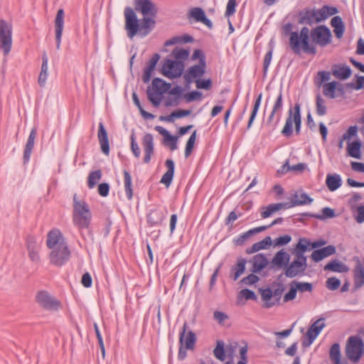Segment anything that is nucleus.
Returning a JSON list of instances; mask_svg holds the SVG:
<instances>
[{"label":"nucleus","mask_w":364,"mask_h":364,"mask_svg":"<svg viewBox=\"0 0 364 364\" xmlns=\"http://www.w3.org/2000/svg\"><path fill=\"white\" fill-rule=\"evenodd\" d=\"M73 223L80 230H87V235L94 241L92 230L90 228L92 221V213L89 205L84 200H78L77 194L73 196Z\"/></svg>","instance_id":"2"},{"label":"nucleus","mask_w":364,"mask_h":364,"mask_svg":"<svg viewBox=\"0 0 364 364\" xmlns=\"http://www.w3.org/2000/svg\"><path fill=\"white\" fill-rule=\"evenodd\" d=\"M341 280L335 277L327 279L326 282V287L331 291L337 290L341 286Z\"/></svg>","instance_id":"61"},{"label":"nucleus","mask_w":364,"mask_h":364,"mask_svg":"<svg viewBox=\"0 0 364 364\" xmlns=\"http://www.w3.org/2000/svg\"><path fill=\"white\" fill-rule=\"evenodd\" d=\"M188 324L185 322L179 333V348L178 353V359L183 360L187 356V350H193L196 343V336L193 331H189L185 338Z\"/></svg>","instance_id":"7"},{"label":"nucleus","mask_w":364,"mask_h":364,"mask_svg":"<svg viewBox=\"0 0 364 364\" xmlns=\"http://www.w3.org/2000/svg\"><path fill=\"white\" fill-rule=\"evenodd\" d=\"M196 85L198 90H209L213 86V81L210 78L208 79H197L196 80Z\"/></svg>","instance_id":"55"},{"label":"nucleus","mask_w":364,"mask_h":364,"mask_svg":"<svg viewBox=\"0 0 364 364\" xmlns=\"http://www.w3.org/2000/svg\"><path fill=\"white\" fill-rule=\"evenodd\" d=\"M316 111L318 116H323L327 113L326 102L319 94L316 97Z\"/></svg>","instance_id":"49"},{"label":"nucleus","mask_w":364,"mask_h":364,"mask_svg":"<svg viewBox=\"0 0 364 364\" xmlns=\"http://www.w3.org/2000/svg\"><path fill=\"white\" fill-rule=\"evenodd\" d=\"M326 184L330 191H335L342 186V178L337 173H328L326 176Z\"/></svg>","instance_id":"40"},{"label":"nucleus","mask_w":364,"mask_h":364,"mask_svg":"<svg viewBox=\"0 0 364 364\" xmlns=\"http://www.w3.org/2000/svg\"><path fill=\"white\" fill-rule=\"evenodd\" d=\"M259 281V277L256 274L251 272L249 275L243 277L240 283L244 285L252 286L255 285Z\"/></svg>","instance_id":"59"},{"label":"nucleus","mask_w":364,"mask_h":364,"mask_svg":"<svg viewBox=\"0 0 364 364\" xmlns=\"http://www.w3.org/2000/svg\"><path fill=\"white\" fill-rule=\"evenodd\" d=\"M136 134L134 130H132V134L130 135V141H131V150L136 158H139L140 156V149L138 143L136 141Z\"/></svg>","instance_id":"57"},{"label":"nucleus","mask_w":364,"mask_h":364,"mask_svg":"<svg viewBox=\"0 0 364 364\" xmlns=\"http://www.w3.org/2000/svg\"><path fill=\"white\" fill-rule=\"evenodd\" d=\"M185 91V89L181 86V85H175L173 87L169 88L168 91H167L166 93H168L170 96L168 97L165 102L164 105L166 107H172V106H177L178 105L180 102V99L181 97L183 98V92Z\"/></svg>","instance_id":"19"},{"label":"nucleus","mask_w":364,"mask_h":364,"mask_svg":"<svg viewBox=\"0 0 364 364\" xmlns=\"http://www.w3.org/2000/svg\"><path fill=\"white\" fill-rule=\"evenodd\" d=\"M329 358L333 364H348L347 360H341V346L338 343H334L329 349Z\"/></svg>","instance_id":"37"},{"label":"nucleus","mask_w":364,"mask_h":364,"mask_svg":"<svg viewBox=\"0 0 364 364\" xmlns=\"http://www.w3.org/2000/svg\"><path fill=\"white\" fill-rule=\"evenodd\" d=\"M321 213V215L316 213V219L324 220L328 218H333L336 216L335 210L329 207L322 208Z\"/></svg>","instance_id":"56"},{"label":"nucleus","mask_w":364,"mask_h":364,"mask_svg":"<svg viewBox=\"0 0 364 364\" xmlns=\"http://www.w3.org/2000/svg\"><path fill=\"white\" fill-rule=\"evenodd\" d=\"M65 12L63 9H59L55 18V34L56 49L59 50L61 44V38L64 26Z\"/></svg>","instance_id":"20"},{"label":"nucleus","mask_w":364,"mask_h":364,"mask_svg":"<svg viewBox=\"0 0 364 364\" xmlns=\"http://www.w3.org/2000/svg\"><path fill=\"white\" fill-rule=\"evenodd\" d=\"M171 87V83L160 77H154L152 80L151 85L147 87L146 95L147 98L152 105L158 107L163 98L164 94L168 91Z\"/></svg>","instance_id":"4"},{"label":"nucleus","mask_w":364,"mask_h":364,"mask_svg":"<svg viewBox=\"0 0 364 364\" xmlns=\"http://www.w3.org/2000/svg\"><path fill=\"white\" fill-rule=\"evenodd\" d=\"M345 354L353 363H358L364 355V342L358 336H350L347 339Z\"/></svg>","instance_id":"5"},{"label":"nucleus","mask_w":364,"mask_h":364,"mask_svg":"<svg viewBox=\"0 0 364 364\" xmlns=\"http://www.w3.org/2000/svg\"><path fill=\"white\" fill-rule=\"evenodd\" d=\"M297 37H306V38H311V29L309 30V28L306 26H304L301 28L300 31H294L291 33V36L289 38H297Z\"/></svg>","instance_id":"64"},{"label":"nucleus","mask_w":364,"mask_h":364,"mask_svg":"<svg viewBox=\"0 0 364 364\" xmlns=\"http://www.w3.org/2000/svg\"><path fill=\"white\" fill-rule=\"evenodd\" d=\"M310 244V240L306 237L300 238L294 249L293 254L294 255L295 257H299L307 260V258L304 254L307 250H309Z\"/></svg>","instance_id":"31"},{"label":"nucleus","mask_w":364,"mask_h":364,"mask_svg":"<svg viewBox=\"0 0 364 364\" xmlns=\"http://www.w3.org/2000/svg\"><path fill=\"white\" fill-rule=\"evenodd\" d=\"M178 136L170 134L166 138L164 139L165 145L168 146L171 151L177 149Z\"/></svg>","instance_id":"62"},{"label":"nucleus","mask_w":364,"mask_h":364,"mask_svg":"<svg viewBox=\"0 0 364 364\" xmlns=\"http://www.w3.org/2000/svg\"><path fill=\"white\" fill-rule=\"evenodd\" d=\"M306 267V259L295 257L291 262H289V264L284 272V274L288 278H294L299 274H304Z\"/></svg>","instance_id":"15"},{"label":"nucleus","mask_w":364,"mask_h":364,"mask_svg":"<svg viewBox=\"0 0 364 364\" xmlns=\"http://www.w3.org/2000/svg\"><path fill=\"white\" fill-rule=\"evenodd\" d=\"M361 146L362 144L359 140L353 142H348L347 146L348 154L354 159H360L361 158Z\"/></svg>","instance_id":"42"},{"label":"nucleus","mask_w":364,"mask_h":364,"mask_svg":"<svg viewBox=\"0 0 364 364\" xmlns=\"http://www.w3.org/2000/svg\"><path fill=\"white\" fill-rule=\"evenodd\" d=\"M65 242L63 240L61 232L56 229L48 232L46 240V245L49 249H53L57 247L59 243Z\"/></svg>","instance_id":"32"},{"label":"nucleus","mask_w":364,"mask_h":364,"mask_svg":"<svg viewBox=\"0 0 364 364\" xmlns=\"http://www.w3.org/2000/svg\"><path fill=\"white\" fill-rule=\"evenodd\" d=\"M197 138V130H194L186 141L185 147V157L188 158L192 154Z\"/></svg>","instance_id":"48"},{"label":"nucleus","mask_w":364,"mask_h":364,"mask_svg":"<svg viewBox=\"0 0 364 364\" xmlns=\"http://www.w3.org/2000/svg\"><path fill=\"white\" fill-rule=\"evenodd\" d=\"M289 46L292 52L296 55H300L302 52L311 55H315L317 53L316 46L311 38H289Z\"/></svg>","instance_id":"6"},{"label":"nucleus","mask_w":364,"mask_h":364,"mask_svg":"<svg viewBox=\"0 0 364 364\" xmlns=\"http://www.w3.org/2000/svg\"><path fill=\"white\" fill-rule=\"evenodd\" d=\"M0 44L4 54H9L12 46V26L4 19H0Z\"/></svg>","instance_id":"12"},{"label":"nucleus","mask_w":364,"mask_h":364,"mask_svg":"<svg viewBox=\"0 0 364 364\" xmlns=\"http://www.w3.org/2000/svg\"><path fill=\"white\" fill-rule=\"evenodd\" d=\"M272 245L270 236L265 237L262 240L254 243L250 247L245 250L247 255H251L262 250H267Z\"/></svg>","instance_id":"35"},{"label":"nucleus","mask_w":364,"mask_h":364,"mask_svg":"<svg viewBox=\"0 0 364 364\" xmlns=\"http://www.w3.org/2000/svg\"><path fill=\"white\" fill-rule=\"evenodd\" d=\"M332 38V33L326 25H318L311 28V41L316 46L326 47L331 43Z\"/></svg>","instance_id":"11"},{"label":"nucleus","mask_w":364,"mask_h":364,"mask_svg":"<svg viewBox=\"0 0 364 364\" xmlns=\"http://www.w3.org/2000/svg\"><path fill=\"white\" fill-rule=\"evenodd\" d=\"M262 97V93L261 92L257 97V98L255 101V103H254V105H253V107H252V112H251V114H250L248 122H247V129H250L251 128L252 123L257 114L258 110H259L260 105H261Z\"/></svg>","instance_id":"47"},{"label":"nucleus","mask_w":364,"mask_h":364,"mask_svg":"<svg viewBox=\"0 0 364 364\" xmlns=\"http://www.w3.org/2000/svg\"><path fill=\"white\" fill-rule=\"evenodd\" d=\"M142 146L144 151L143 161L144 164H149L151 156L154 153V143L153 135L150 133L146 134L142 139Z\"/></svg>","instance_id":"22"},{"label":"nucleus","mask_w":364,"mask_h":364,"mask_svg":"<svg viewBox=\"0 0 364 364\" xmlns=\"http://www.w3.org/2000/svg\"><path fill=\"white\" fill-rule=\"evenodd\" d=\"M124 174V191L126 196L128 200H132L133 198V190L132 184V176L129 172L127 170L123 171Z\"/></svg>","instance_id":"45"},{"label":"nucleus","mask_w":364,"mask_h":364,"mask_svg":"<svg viewBox=\"0 0 364 364\" xmlns=\"http://www.w3.org/2000/svg\"><path fill=\"white\" fill-rule=\"evenodd\" d=\"M70 254L66 242H60L52 249L49 255L50 262L56 267H62L70 260Z\"/></svg>","instance_id":"10"},{"label":"nucleus","mask_w":364,"mask_h":364,"mask_svg":"<svg viewBox=\"0 0 364 364\" xmlns=\"http://www.w3.org/2000/svg\"><path fill=\"white\" fill-rule=\"evenodd\" d=\"M323 321V318H318L309 328L302 341L304 347L310 346L320 334L326 326Z\"/></svg>","instance_id":"14"},{"label":"nucleus","mask_w":364,"mask_h":364,"mask_svg":"<svg viewBox=\"0 0 364 364\" xmlns=\"http://www.w3.org/2000/svg\"><path fill=\"white\" fill-rule=\"evenodd\" d=\"M331 74L341 80L348 79L352 75L351 68L343 64H334L331 68Z\"/></svg>","instance_id":"27"},{"label":"nucleus","mask_w":364,"mask_h":364,"mask_svg":"<svg viewBox=\"0 0 364 364\" xmlns=\"http://www.w3.org/2000/svg\"><path fill=\"white\" fill-rule=\"evenodd\" d=\"M262 299L265 302L264 308L269 309L279 304V299L272 300L273 292L271 288L259 289Z\"/></svg>","instance_id":"36"},{"label":"nucleus","mask_w":364,"mask_h":364,"mask_svg":"<svg viewBox=\"0 0 364 364\" xmlns=\"http://www.w3.org/2000/svg\"><path fill=\"white\" fill-rule=\"evenodd\" d=\"M249 262L252 264L250 271L255 274L260 273L268 265L269 266L270 264L266 255L263 253H258L254 255Z\"/></svg>","instance_id":"18"},{"label":"nucleus","mask_w":364,"mask_h":364,"mask_svg":"<svg viewBox=\"0 0 364 364\" xmlns=\"http://www.w3.org/2000/svg\"><path fill=\"white\" fill-rule=\"evenodd\" d=\"M347 87L353 88L355 90H360L364 88V76L355 75V82H348L346 84Z\"/></svg>","instance_id":"58"},{"label":"nucleus","mask_w":364,"mask_h":364,"mask_svg":"<svg viewBox=\"0 0 364 364\" xmlns=\"http://www.w3.org/2000/svg\"><path fill=\"white\" fill-rule=\"evenodd\" d=\"M325 271L333 272L344 273L349 270V267L339 259H335L329 262L324 267Z\"/></svg>","instance_id":"38"},{"label":"nucleus","mask_w":364,"mask_h":364,"mask_svg":"<svg viewBox=\"0 0 364 364\" xmlns=\"http://www.w3.org/2000/svg\"><path fill=\"white\" fill-rule=\"evenodd\" d=\"M166 208H156L151 209L146 215V222L149 227L161 226L166 218Z\"/></svg>","instance_id":"16"},{"label":"nucleus","mask_w":364,"mask_h":364,"mask_svg":"<svg viewBox=\"0 0 364 364\" xmlns=\"http://www.w3.org/2000/svg\"><path fill=\"white\" fill-rule=\"evenodd\" d=\"M36 301L46 310L56 311L60 306V302L46 290H41L37 292Z\"/></svg>","instance_id":"13"},{"label":"nucleus","mask_w":364,"mask_h":364,"mask_svg":"<svg viewBox=\"0 0 364 364\" xmlns=\"http://www.w3.org/2000/svg\"><path fill=\"white\" fill-rule=\"evenodd\" d=\"M298 195L297 193H295L293 195V198L289 202L291 208L299 206V205H304L306 204H310L313 201V198H311L309 195H307L306 193H302L301 194V199H297Z\"/></svg>","instance_id":"44"},{"label":"nucleus","mask_w":364,"mask_h":364,"mask_svg":"<svg viewBox=\"0 0 364 364\" xmlns=\"http://www.w3.org/2000/svg\"><path fill=\"white\" fill-rule=\"evenodd\" d=\"M331 26L333 28L336 37L338 39L341 38L346 30V26L341 17L339 16H333L331 20Z\"/></svg>","instance_id":"39"},{"label":"nucleus","mask_w":364,"mask_h":364,"mask_svg":"<svg viewBox=\"0 0 364 364\" xmlns=\"http://www.w3.org/2000/svg\"><path fill=\"white\" fill-rule=\"evenodd\" d=\"M247 262V260L245 258L242 257L237 258V262L233 266H232L230 272V277L233 281H237L245 272Z\"/></svg>","instance_id":"28"},{"label":"nucleus","mask_w":364,"mask_h":364,"mask_svg":"<svg viewBox=\"0 0 364 364\" xmlns=\"http://www.w3.org/2000/svg\"><path fill=\"white\" fill-rule=\"evenodd\" d=\"M37 136V129L33 127L31 129V132L29 134L28 138L27 139L24 150H23V164H26L28 163L34 147L35 139Z\"/></svg>","instance_id":"26"},{"label":"nucleus","mask_w":364,"mask_h":364,"mask_svg":"<svg viewBox=\"0 0 364 364\" xmlns=\"http://www.w3.org/2000/svg\"><path fill=\"white\" fill-rule=\"evenodd\" d=\"M102 177V171L100 169L91 171L87 178V186L89 188H92L95 186L97 182Z\"/></svg>","instance_id":"50"},{"label":"nucleus","mask_w":364,"mask_h":364,"mask_svg":"<svg viewBox=\"0 0 364 364\" xmlns=\"http://www.w3.org/2000/svg\"><path fill=\"white\" fill-rule=\"evenodd\" d=\"M331 78V73L326 70H321L317 73V76L315 79V83L321 87L325 83L328 82V81Z\"/></svg>","instance_id":"52"},{"label":"nucleus","mask_w":364,"mask_h":364,"mask_svg":"<svg viewBox=\"0 0 364 364\" xmlns=\"http://www.w3.org/2000/svg\"><path fill=\"white\" fill-rule=\"evenodd\" d=\"M291 241V236L289 235H284L277 237L272 241L274 247H282L287 245Z\"/></svg>","instance_id":"60"},{"label":"nucleus","mask_w":364,"mask_h":364,"mask_svg":"<svg viewBox=\"0 0 364 364\" xmlns=\"http://www.w3.org/2000/svg\"><path fill=\"white\" fill-rule=\"evenodd\" d=\"M97 138L99 140V143L100 145V149L102 152L108 156L109 154L110 148L109 143V138L107 132L102 122L99 123L98 131H97Z\"/></svg>","instance_id":"23"},{"label":"nucleus","mask_w":364,"mask_h":364,"mask_svg":"<svg viewBox=\"0 0 364 364\" xmlns=\"http://www.w3.org/2000/svg\"><path fill=\"white\" fill-rule=\"evenodd\" d=\"M338 85V82L336 80L325 83L323 85V95L330 99H335L337 97L336 87Z\"/></svg>","instance_id":"43"},{"label":"nucleus","mask_w":364,"mask_h":364,"mask_svg":"<svg viewBox=\"0 0 364 364\" xmlns=\"http://www.w3.org/2000/svg\"><path fill=\"white\" fill-rule=\"evenodd\" d=\"M297 289L292 284V282L290 284V288L289 291L284 294L283 301L284 302H288L294 300L296 296Z\"/></svg>","instance_id":"63"},{"label":"nucleus","mask_w":364,"mask_h":364,"mask_svg":"<svg viewBox=\"0 0 364 364\" xmlns=\"http://www.w3.org/2000/svg\"><path fill=\"white\" fill-rule=\"evenodd\" d=\"M213 355L220 361H224L226 358L225 343L223 340H217L216 346L213 350Z\"/></svg>","instance_id":"46"},{"label":"nucleus","mask_w":364,"mask_h":364,"mask_svg":"<svg viewBox=\"0 0 364 364\" xmlns=\"http://www.w3.org/2000/svg\"><path fill=\"white\" fill-rule=\"evenodd\" d=\"M188 18H193L196 22L203 23L209 29H213V25L212 21L206 16L204 10L200 7H194L191 9L188 14Z\"/></svg>","instance_id":"21"},{"label":"nucleus","mask_w":364,"mask_h":364,"mask_svg":"<svg viewBox=\"0 0 364 364\" xmlns=\"http://www.w3.org/2000/svg\"><path fill=\"white\" fill-rule=\"evenodd\" d=\"M184 70V62L166 58L161 69V73L170 80H174L180 77L183 74Z\"/></svg>","instance_id":"8"},{"label":"nucleus","mask_w":364,"mask_h":364,"mask_svg":"<svg viewBox=\"0 0 364 364\" xmlns=\"http://www.w3.org/2000/svg\"><path fill=\"white\" fill-rule=\"evenodd\" d=\"M165 166L167 168V171L162 176L160 183L164 184L166 188H168L171 186L174 176L175 163L173 160L168 159L165 161Z\"/></svg>","instance_id":"30"},{"label":"nucleus","mask_w":364,"mask_h":364,"mask_svg":"<svg viewBox=\"0 0 364 364\" xmlns=\"http://www.w3.org/2000/svg\"><path fill=\"white\" fill-rule=\"evenodd\" d=\"M135 10L143 14V18L139 19L134 10L127 6L124 11L125 25L127 36L134 38L139 34L144 38L148 36L155 28L158 10L151 0H134Z\"/></svg>","instance_id":"1"},{"label":"nucleus","mask_w":364,"mask_h":364,"mask_svg":"<svg viewBox=\"0 0 364 364\" xmlns=\"http://www.w3.org/2000/svg\"><path fill=\"white\" fill-rule=\"evenodd\" d=\"M364 285V266L358 261L353 269V291L360 289Z\"/></svg>","instance_id":"29"},{"label":"nucleus","mask_w":364,"mask_h":364,"mask_svg":"<svg viewBox=\"0 0 364 364\" xmlns=\"http://www.w3.org/2000/svg\"><path fill=\"white\" fill-rule=\"evenodd\" d=\"M272 110L278 113V119L275 120V122L273 125V129H275L279 122L280 121L282 112L283 110V93L282 87L279 89V94L276 98Z\"/></svg>","instance_id":"41"},{"label":"nucleus","mask_w":364,"mask_h":364,"mask_svg":"<svg viewBox=\"0 0 364 364\" xmlns=\"http://www.w3.org/2000/svg\"><path fill=\"white\" fill-rule=\"evenodd\" d=\"M292 284L297 289V291L303 293L306 291L311 292L313 290V285L309 282L292 281Z\"/></svg>","instance_id":"54"},{"label":"nucleus","mask_w":364,"mask_h":364,"mask_svg":"<svg viewBox=\"0 0 364 364\" xmlns=\"http://www.w3.org/2000/svg\"><path fill=\"white\" fill-rule=\"evenodd\" d=\"M316 9L304 8L298 13V23L312 26L316 22Z\"/></svg>","instance_id":"24"},{"label":"nucleus","mask_w":364,"mask_h":364,"mask_svg":"<svg viewBox=\"0 0 364 364\" xmlns=\"http://www.w3.org/2000/svg\"><path fill=\"white\" fill-rule=\"evenodd\" d=\"M171 55L175 58L174 60H182L184 62V60L188 58L189 50L184 48H175L173 50Z\"/></svg>","instance_id":"51"},{"label":"nucleus","mask_w":364,"mask_h":364,"mask_svg":"<svg viewBox=\"0 0 364 364\" xmlns=\"http://www.w3.org/2000/svg\"><path fill=\"white\" fill-rule=\"evenodd\" d=\"M264 228H254L249 230L248 231L239 235L237 237H235L232 240L233 244L235 246H242L245 242L252 235L262 232L264 231Z\"/></svg>","instance_id":"33"},{"label":"nucleus","mask_w":364,"mask_h":364,"mask_svg":"<svg viewBox=\"0 0 364 364\" xmlns=\"http://www.w3.org/2000/svg\"><path fill=\"white\" fill-rule=\"evenodd\" d=\"M161 56L159 53L153 55L151 58L147 62V64L144 70L142 80L144 83L150 82L153 72L156 69V65L160 59Z\"/></svg>","instance_id":"25"},{"label":"nucleus","mask_w":364,"mask_h":364,"mask_svg":"<svg viewBox=\"0 0 364 364\" xmlns=\"http://www.w3.org/2000/svg\"><path fill=\"white\" fill-rule=\"evenodd\" d=\"M203 97V93L198 90L190 91L183 95V100L186 102L189 103L194 101L200 100Z\"/></svg>","instance_id":"53"},{"label":"nucleus","mask_w":364,"mask_h":364,"mask_svg":"<svg viewBox=\"0 0 364 364\" xmlns=\"http://www.w3.org/2000/svg\"><path fill=\"white\" fill-rule=\"evenodd\" d=\"M301 105L299 102L294 104L293 107H290L288 111V116L281 134L289 138L293 135L294 129L293 124H294V130L296 135H299L301 129Z\"/></svg>","instance_id":"3"},{"label":"nucleus","mask_w":364,"mask_h":364,"mask_svg":"<svg viewBox=\"0 0 364 364\" xmlns=\"http://www.w3.org/2000/svg\"><path fill=\"white\" fill-rule=\"evenodd\" d=\"M289 262L290 255L284 249H282L279 250L277 252H276L275 255H274L273 258L270 262L269 269H284L285 271Z\"/></svg>","instance_id":"17"},{"label":"nucleus","mask_w":364,"mask_h":364,"mask_svg":"<svg viewBox=\"0 0 364 364\" xmlns=\"http://www.w3.org/2000/svg\"><path fill=\"white\" fill-rule=\"evenodd\" d=\"M192 60H199L198 64L189 67L186 72L189 74L194 79H200L205 73L207 68L206 65V57L203 50L196 49L194 50L192 55Z\"/></svg>","instance_id":"9"},{"label":"nucleus","mask_w":364,"mask_h":364,"mask_svg":"<svg viewBox=\"0 0 364 364\" xmlns=\"http://www.w3.org/2000/svg\"><path fill=\"white\" fill-rule=\"evenodd\" d=\"M265 210L261 212L262 218H267L270 217L275 212L281 210L282 208L289 209L291 208L289 202L272 203L264 208Z\"/></svg>","instance_id":"34"}]
</instances>
